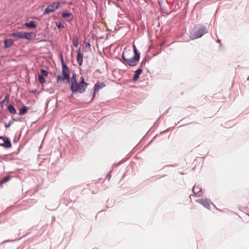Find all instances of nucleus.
Segmentation results:
<instances>
[{
	"mask_svg": "<svg viewBox=\"0 0 249 249\" xmlns=\"http://www.w3.org/2000/svg\"><path fill=\"white\" fill-rule=\"evenodd\" d=\"M89 85V83L84 82V77H81L79 83L76 80V74L73 73L71 80V90L72 93L79 92L81 93L85 91L86 89Z\"/></svg>",
	"mask_w": 249,
	"mask_h": 249,
	"instance_id": "f257e3e1",
	"label": "nucleus"
},
{
	"mask_svg": "<svg viewBox=\"0 0 249 249\" xmlns=\"http://www.w3.org/2000/svg\"><path fill=\"white\" fill-rule=\"evenodd\" d=\"M129 52L124 50L123 53L122 58L123 59V63L126 65H128L131 67H134L137 65L140 59V56H133V57H127V54Z\"/></svg>",
	"mask_w": 249,
	"mask_h": 249,
	"instance_id": "f03ea898",
	"label": "nucleus"
},
{
	"mask_svg": "<svg viewBox=\"0 0 249 249\" xmlns=\"http://www.w3.org/2000/svg\"><path fill=\"white\" fill-rule=\"evenodd\" d=\"M207 32L205 28L201 26H195L192 31V38L193 39L201 37Z\"/></svg>",
	"mask_w": 249,
	"mask_h": 249,
	"instance_id": "7ed1b4c3",
	"label": "nucleus"
},
{
	"mask_svg": "<svg viewBox=\"0 0 249 249\" xmlns=\"http://www.w3.org/2000/svg\"><path fill=\"white\" fill-rule=\"evenodd\" d=\"M60 6V2H53L52 4L47 6L45 9L44 14H47L51 12H54Z\"/></svg>",
	"mask_w": 249,
	"mask_h": 249,
	"instance_id": "20e7f679",
	"label": "nucleus"
},
{
	"mask_svg": "<svg viewBox=\"0 0 249 249\" xmlns=\"http://www.w3.org/2000/svg\"><path fill=\"white\" fill-rule=\"evenodd\" d=\"M61 61H62L63 75H64L65 77L68 78L69 76H70L69 69L65 63L64 62L62 57L61 58Z\"/></svg>",
	"mask_w": 249,
	"mask_h": 249,
	"instance_id": "39448f33",
	"label": "nucleus"
},
{
	"mask_svg": "<svg viewBox=\"0 0 249 249\" xmlns=\"http://www.w3.org/2000/svg\"><path fill=\"white\" fill-rule=\"evenodd\" d=\"M106 87V84L104 82H97L94 87V93L93 98L95 96V94L98 92L99 90Z\"/></svg>",
	"mask_w": 249,
	"mask_h": 249,
	"instance_id": "423d86ee",
	"label": "nucleus"
},
{
	"mask_svg": "<svg viewBox=\"0 0 249 249\" xmlns=\"http://www.w3.org/2000/svg\"><path fill=\"white\" fill-rule=\"evenodd\" d=\"M193 192L195 195L197 196H200L202 195L201 189L198 185H195L194 186L193 188Z\"/></svg>",
	"mask_w": 249,
	"mask_h": 249,
	"instance_id": "0eeeda50",
	"label": "nucleus"
},
{
	"mask_svg": "<svg viewBox=\"0 0 249 249\" xmlns=\"http://www.w3.org/2000/svg\"><path fill=\"white\" fill-rule=\"evenodd\" d=\"M0 139H2L4 141V143H0V146L9 148L11 147V143L10 141L8 138H4L2 136H0Z\"/></svg>",
	"mask_w": 249,
	"mask_h": 249,
	"instance_id": "6e6552de",
	"label": "nucleus"
},
{
	"mask_svg": "<svg viewBox=\"0 0 249 249\" xmlns=\"http://www.w3.org/2000/svg\"><path fill=\"white\" fill-rule=\"evenodd\" d=\"M196 202L202 205L206 208L210 209V204L207 200L200 199L196 200Z\"/></svg>",
	"mask_w": 249,
	"mask_h": 249,
	"instance_id": "1a4fd4ad",
	"label": "nucleus"
},
{
	"mask_svg": "<svg viewBox=\"0 0 249 249\" xmlns=\"http://www.w3.org/2000/svg\"><path fill=\"white\" fill-rule=\"evenodd\" d=\"M83 58V55L81 53L80 49H79L77 51V61L78 63L80 65H81L82 64Z\"/></svg>",
	"mask_w": 249,
	"mask_h": 249,
	"instance_id": "9d476101",
	"label": "nucleus"
},
{
	"mask_svg": "<svg viewBox=\"0 0 249 249\" xmlns=\"http://www.w3.org/2000/svg\"><path fill=\"white\" fill-rule=\"evenodd\" d=\"M23 32H18L11 34V36L14 37L16 39H23Z\"/></svg>",
	"mask_w": 249,
	"mask_h": 249,
	"instance_id": "9b49d317",
	"label": "nucleus"
},
{
	"mask_svg": "<svg viewBox=\"0 0 249 249\" xmlns=\"http://www.w3.org/2000/svg\"><path fill=\"white\" fill-rule=\"evenodd\" d=\"M23 36V39L25 38L28 40L32 39L35 36L34 34L32 33H28L24 32Z\"/></svg>",
	"mask_w": 249,
	"mask_h": 249,
	"instance_id": "f8f14e48",
	"label": "nucleus"
},
{
	"mask_svg": "<svg viewBox=\"0 0 249 249\" xmlns=\"http://www.w3.org/2000/svg\"><path fill=\"white\" fill-rule=\"evenodd\" d=\"M65 80H66L67 83H69L70 82V76H69L68 78L65 77L64 75H63V76L58 75L57 77V80L58 82H64Z\"/></svg>",
	"mask_w": 249,
	"mask_h": 249,
	"instance_id": "ddd939ff",
	"label": "nucleus"
},
{
	"mask_svg": "<svg viewBox=\"0 0 249 249\" xmlns=\"http://www.w3.org/2000/svg\"><path fill=\"white\" fill-rule=\"evenodd\" d=\"M142 70L141 68H139L135 71V74L133 77V80L136 81L139 78L140 75L142 73Z\"/></svg>",
	"mask_w": 249,
	"mask_h": 249,
	"instance_id": "4468645a",
	"label": "nucleus"
},
{
	"mask_svg": "<svg viewBox=\"0 0 249 249\" xmlns=\"http://www.w3.org/2000/svg\"><path fill=\"white\" fill-rule=\"evenodd\" d=\"M4 48H7L11 47L13 45V41L12 39H5L4 40Z\"/></svg>",
	"mask_w": 249,
	"mask_h": 249,
	"instance_id": "2eb2a0df",
	"label": "nucleus"
},
{
	"mask_svg": "<svg viewBox=\"0 0 249 249\" xmlns=\"http://www.w3.org/2000/svg\"><path fill=\"white\" fill-rule=\"evenodd\" d=\"M62 17L68 21H71L72 19V15L71 13H65L62 14Z\"/></svg>",
	"mask_w": 249,
	"mask_h": 249,
	"instance_id": "dca6fc26",
	"label": "nucleus"
},
{
	"mask_svg": "<svg viewBox=\"0 0 249 249\" xmlns=\"http://www.w3.org/2000/svg\"><path fill=\"white\" fill-rule=\"evenodd\" d=\"M7 109L9 112L11 114H15L17 112L16 108L12 105H9L7 107Z\"/></svg>",
	"mask_w": 249,
	"mask_h": 249,
	"instance_id": "f3484780",
	"label": "nucleus"
},
{
	"mask_svg": "<svg viewBox=\"0 0 249 249\" xmlns=\"http://www.w3.org/2000/svg\"><path fill=\"white\" fill-rule=\"evenodd\" d=\"M24 26L28 28H35L36 27V25L33 21H30L29 22L25 23L24 24Z\"/></svg>",
	"mask_w": 249,
	"mask_h": 249,
	"instance_id": "a211bd4d",
	"label": "nucleus"
},
{
	"mask_svg": "<svg viewBox=\"0 0 249 249\" xmlns=\"http://www.w3.org/2000/svg\"><path fill=\"white\" fill-rule=\"evenodd\" d=\"M27 111V107L24 106L23 107L20 108L19 110L18 114L20 115L25 114Z\"/></svg>",
	"mask_w": 249,
	"mask_h": 249,
	"instance_id": "6ab92c4d",
	"label": "nucleus"
},
{
	"mask_svg": "<svg viewBox=\"0 0 249 249\" xmlns=\"http://www.w3.org/2000/svg\"><path fill=\"white\" fill-rule=\"evenodd\" d=\"M38 79L41 84H43L45 82V80L44 78L41 75H39L38 76Z\"/></svg>",
	"mask_w": 249,
	"mask_h": 249,
	"instance_id": "aec40b11",
	"label": "nucleus"
},
{
	"mask_svg": "<svg viewBox=\"0 0 249 249\" xmlns=\"http://www.w3.org/2000/svg\"><path fill=\"white\" fill-rule=\"evenodd\" d=\"M133 50H134V56H137V55H138V56H140V53L138 52L137 48H136L135 45H133Z\"/></svg>",
	"mask_w": 249,
	"mask_h": 249,
	"instance_id": "412c9836",
	"label": "nucleus"
},
{
	"mask_svg": "<svg viewBox=\"0 0 249 249\" xmlns=\"http://www.w3.org/2000/svg\"><path fill=\"white\" fill-rule=\"evenodd\" d=\"M10 176L5 177L1 180V183H3H3H5L6 182L8 181L10 179Z\"/></svg>",
	"mask_w": 249,
	"mask_h": 249,
	"instance_id": "4be33fe9",
	"label": "nucleus"
},
{
	"mask_svg": "<svg viewBox=\"0 0 249 249\" xmlns=\"http://www.w3.org/2000/svg\"><path fill=\"white\" fill-rule=\"evenodd\" d=\"M55 25L59 29L64 28V26L59 22H55Z\"/></svg>",
	"mask_w": 249,
	"mask_h": 249,
	"instance_id": "5701e85b",
	"label": "nucleus"
},
{
	"mask_svg": "<svg viewBox=\"0 0 249 249\" xmlns=\"http://www.w3.org/2000/svg\"><path fill=\"white\" fill-rule=\"evenodd\" d=\"M41 72L42 74L44 76H46L48 75V72L43 69L41 70Z\"/></svg>",
	"mask_w": 249,
	"mask_h": 249,
	"instance_id": "b1692460",
	"label": "nucleus"
},
{
	"mask_svg": "<svg viewBox=\"0 0 249 249\" xmlns=\"http://www.w3.org/2000/svg\"><path fill=\"white\" fill-rule=\"evenodd\" d=\"M72 43H73V45L74 46L77 47V46L78 45V41L77 39H74L72 41Z\"/></svg>",
	"mask_w": 249,
	"mask_h": 249,
	"instance_id": "393cba45",
	"label": "nucleus"
},
{
	"mask_svg": "<svg viewBox=\"0 0 249 249\" xmlns=\"http://www.w3.org/2000/svg\"><path fill=\"white\" fill-rule=\"evenodd\" d=\"M9 99V96L7 95L5 97V98L3 100L1 103H4L5 102H8Z\"/></svg>",
	"mask_w": 249,
	"mask_h": 249,
	"instance_id": "a878e982",
	"label": "nucleus"
},
{
	"mask_svg": "<svg viewBox=\"0 0 249 249\" xmlns=\"http://www.w3.org/2000/svg\"><path fill=\"white\" fill-rule=\"evenodd\" d=\"M127 51H128L129 52L128 53H127V57H131V55L132 54V52L131 50H126Z\"/></svg>",
	"mask_w": 249,
	"mask_h": 249,
	"instance_id": "bb28decb",
	"label": "nucleus"
},
{
	"mask_svg": "<svg viewBox=\"0 0 249 249\" xmlns=\"http://www.w3.org/2000/svg\"><path fill=\"white\" fill-rule=\"evenodd\" d=\"M10 125H11V122H10L8 123L5 124V127L6 128H8L10 126Z\"/></svg>",
	"mask_w": 249,
	"mask_h": 249,
	"instance_id": "cd10ccee",
	"label": "nucleus"
},
{
	"mask_svg": "<svg viewBox=\"0 0 249 249\" xmlns=\"http://www.w3.org/2000/svg\"><path fill=\"white\" fill-rule=\"evenodd\" d=\"M2 184H3V183H1V180H0V186H1Z\"/></svg>",
	"mask_w": 249,
	"mask_h": 249,
	"instance_id": "c85d7f7f",
	"label": "nucleus"
},
{
	"mask_svg": "<svg viewBox=\"0 0 249 249\" xmlns=\"http://www.w3.org/2000/svg\"><path fill=\"white\" fill-rule=\"evenodd\" d=\"M247 80L249 81V77L247 78Z\"/></svg>",
	"mask_w": 249,
	"mask_h": 249,
	"instance_id": "c756f323",
	"label": "nucleus"
}]
</instances>
